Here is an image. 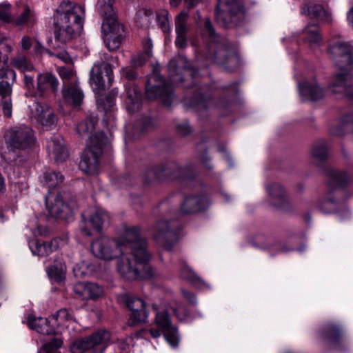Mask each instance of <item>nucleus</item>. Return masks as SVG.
Instances as JSON below:
<instances>
[{
	"instance_id": "nucleus-17",
	"label": "nucleus",
	"mask_w": 353,
	"mask_h": 353,
	"mask_svg": "<svg viewBox=\"0 0 353 353\" xmlns=\"http://www.w3.org/2000/svg\"><path fill=\"white\" fill-rule=\"evenodd\" d=\"M109 223V216L106 212L97 210L81 226V231L85 236L92 235V230L101 232L103 226Z\"/></svg>"
},
{
	"instance_id": "nucleus-32",
	"label": "nucleus",
	"mask_w": 353,
	"mask_h": 353,
	"mask_svg": "<svg viewBox=\"0 0 353 353\" xmlns=\"http://www.w3.org/2000/svg\"><path fill=\"white\" fill-rule=\"evenodd\" d=\"M301 94L312 101L321 99L324 95L323 89L316 83L303 82L299 84Z\"/></svg>"
},
{
	"instance_id": "nucleus-43",
	"label": "nucleus",
	"mask_w": 353,
	"mask_h": 353,
	"mask_svg": "<svg viewBox=\"0 0 353 353\" xmlns=\"http://www.w3.org/2000/svg\"><path fill=\"white\" fill-rule=\"evenodd\" d=\"M11 63L14 68L22 72L33 71L34 70L32 63L22 54H18L14 57Z\"/></svg>"
},
{
	"instance_id": "nucleus-46",
	"label": "nucleus",
	"mask_w": 353,
	"mask_h": 353,
	"mask_svg": "<svg viewBox=\"0 0 353 353\" xmlns=\"http://www.w3.org/2000/svg\"><path fill=\"white\" fill-rule=\"evenodd\" d=\"M204 30L205 32L208 34L211 41L215 43L222 39L220 37L219 34L216 32L209 18H205L204 19Z\"/></svg>"
},
{
	"instance_id": "nucleus-58",
	"label": "nucleus",
	"mask_w": 353,
	"mask_h": 353,
	"mask_svg": "<svg viewBox=\"0 0 353 353\" xmlns=\"http://www.w3.org/2000/svg\"><path fill=\"white\" fill-rule=\"evenodd\" d=\"M122 72L123 75L129 80L134 79L137 77V72L132 68H123Z\"/></svg>"
},
{
	"instance_id": "nucleus-21",
	"label": "nucleus",
	"mask_w": 353,
	"mask_h": 353,
	"mask_svg": "<svg viewBox=\"0 0 353 353\" xmlns=\"http://www.w3.org/2000/svg\"><path fill=\"white\" fill-rule=\"evenodd\" d=\"M32 114L37 121L43 126L51 127L56 123V117L46 103H35L32 108Z\"/></svg>"
},
{
	"instance_id": "nucleus-48",
	"label": "nucleus",
	"mask_w": 353,
	"mask_h": 353,
	"mask_svg": "<svg viewBox=\"0 0 353 353\" xmlns=\"http://www.w3.org/2000/svg\"><path fill=\"white\" fill-rule=\"evenodd\" d=\"M62 341L58 338H53L50 342L43 345V351L39 353H52L51 351L60 347L62 345Z\"/></svg>"
},
{
	"instance_id": "nucleus-18",
	"label": "nucleus",
	"mask_w": 353,
	"mask_h": 353,
	"mask_svg": "<svg viewBox=\"0 0 353 353\" xmlns=\"http://www.w3.org/2000/svg\"><path fill=\"white\" fill-rule=\"evenodd\" d=\"M106 28L102 26L104 42L110 50H117L123 39V26L119 23H114V25L107 26Z\"/></svg>"
},
{
	"instance_id": "nucleus-54",
	"label": "nucleus",
	"mask_w": 353,
	"mask_h": 353,
	"mask_svg": "<svg viewBox=\"0 0 353 353\" xmlns=\"http://www.w3.org/2000/svg\"><path fill=\"white\" fill-rule=\"evenodd\" d=\"M325 334L326 336L330 339L339 338L340 335L339 328L334 325H330L325 327Z\"/></svg>"
},
{
	"instance_id": "nucleus-14",
	"label": "nucleus",
	"mask_w": 353,
	"mask_h": 353,
	"mask_svg": "<svg viewBox=\"0 0 353 353\" xmlns=\"http://www.w3.org/2000/svg\"><path fill=\"white\" fill-rule=\"evenodd\" d=\"M215 43L213 52L214 61L228 67L236 66L239 63V58L233 45L224 38Z\"/></svg>"
},
{
	"instance_id": "nucleus-3",
	"label": "nucleus",
	"mask_w": 353,
	"mask_h": 353,
	"mask_svg": "<svg viewBox=\"0 0 353 353\" xmlns=\"http://www.w3.org/2000/svg\"><path fill=\"white\" fill-rule=\"evenodd\" d=\"M7 159L14 165H22L28 159L34 144L33 131L28 126H16L5 133Z\"/></svg>"
},
{
	"instance_id": "nucleus-20",
	"label": "nucleus",
	"mask_w": 353,
	"mask_h": 353,
	"mask_svg": "<svg viewBox=\"0 0 353 353\" xmlns=\"http://www.w3.org/2000/svg\"><path fill=\"white\" fill-rule=\"evenodd\" d=\"M74 291L83 300H97L103 294V288L92 282H79L74 285Z\"/></svg>"
},
{
	"instance_id": "nucleus-56",
	"label": "nucleus",
	"mask_w": 353,
	"mask_h": 353,
	"mask_svg": "<svg viewBox=\"0 0 353 353\" xmlns=\"http://www.w3.org/2000/svg\"><path fill=\"white\" fill-rule=\"evenodd\" d=\"M176 39L175 43L177 47L184 48L187 45V34L185 32H176Z\"/></svg>"
},
{
	"instance_id": "nucleus-36",
	"label": "nucleus",
	"mask_w": 353,
	"mask_h": 353,
	"mask_svg": "<svg viewBox=\"0 0 353 353\" xmlns=\"http://www.w3.org/2000/svg\"><path fill=\"white\" fill-rule=\"evenodd\" d=\"M48 276L57 282H61L65 278L66 266L61 261H54V264L48 268Z\"/></svg>"
},
{
	"instance_id": "nucleus-38",
	"label": "nucleus",
	"mask_w": 353,
	"mask_h": 353,
	"mask_svg": "<svg viewBox=\"0 0 353 353\" xmlns=\"http://www.w3.org/2000/svg\"><path fill=\"white\" fill-rule=\"evenodd\" d=\"M305 35V40L310 45L319 44L321 41V37L319 34V28L317 24L307 26L303 31Z\"/></svg>"
},
{
	"instance_id": "nucleus-50",
	"label": "nucleus",
	"mask_w": 353,
	"mask_h": 353,
	"mask_svg": "<svg viewBox=\"0 0 353 353\" xmlns=\"http://www.w3.org/2000/svg\"><path fill=\"white\" fill-rule=\"evenodd\" d=\"M332 178L336 185L342 186L345 185L349 181V178L345 173L334 172L332 173Z\"/></svg>"
},
{
	"instance_id": "nucleus-7",
	"label": "nucleus",
	"mask_w": 353,
	"mask_h": 353,
	"mask_svg": "<svg viewBox=\"0 0 353 353\" xmlns=\"http://www.w3.org/2000/svg\"><path fill=\"white\" fill-rule=\"evenodd\" d=\"M110 339V334L109 332L105 330H99L89 336L74 340L70 345V351L72 353H84L99 345H104Z\"/></svg>"
},
{
	"instance_id": "nucleus-57",
	"label": "nucleus",
	"mask_w": 353,
	"mask_h": 353,
	"mask_svg": "<svg viewBox=\"0 0 353 353\" xmlns=\"http://www.w3.org/2000/svg\"><path fill=\"white\" fill-rule=\"evenodd\" d=\"M177 133L181 136H186L190 133V127L187 123L179 124L176 126Z\"/></svg>"
},
{
	"instance_id": "nucleus-4",
	"label": "nucleus",
	"mask_w": 353,
	"mask_h": 353,
	"mask_svg": "<svg viewBox=\"0 0 353 353\" xmlns=\"http://www.w3.org/2000/svg\"><path fill=\"white\" fill-rule=\"evenodd\" d=\"M216 20L225 28L239 26L245 19V8L240 0H218Z\"/></svg>"
},
{
	"instance_id": "nucleus-16",
	"label": "nucleus",
	"mask_w": 353,
	"mask_h": 353,
	"mask_svg": "<svg viewBox=\"0 0 353 353\" xmlns=\"http://www.w3.org/2000/svg\"><path fill=\"white\" fill-rule=\"evenodd\" d=\"M46 204L50 214L59 219L65 220L72 216L73 210L70 205L63 201L61 193L57 192L55 196H50V193L46 196Z\"/></svg>"
},
{
	"instance_id": "nucleus-44",
	"label": "nucleus",
	"mask_w": 353,
	"mask_h": 353,
	"mask_svg": "<svg viewBox=\"0 0 353 353\" xmlns=\"http://www.w3.org/2000/svg\"><path fill=\"white\" fill-rule=\"evenodd\" d=\"M12 6L8 3H0V21L5 23H10L14 21L12 14Z\"/></svg>"
},
{
	"instance_id": "nucleus-51",
	"label": "nucleus",
	"mask_w": 353,
	"mask_h": 353,
	"mask_svg": "<svg viewBox=\"0 0 353 353\" xmlns=\"http://www.w3.org/2000/svg\"><path fill=\"white\" fill-rule=\"evenodd\" d=\"M60 77L64 80H76L75 73L72 69L68 67H61L59 70Z\"/></svg>"
},
{
	"instance_id": "nucleus-35",
	"label": "nucleus",
	"mask_w": 353,
	"mask_h": 353,
	"mask_svg": "<svg viewBox=\"0 0 353 353\" xmlns=\"http://www.w3.org/2000/svg\"><path fill=\"white\" fill-rule=\"evenodd\" d=\"M117 94L118 92L113 89L106 95H99L97 99L98 108L105 113L111 112L115 105Z\"/></svg>"
},
{
	"instance_id": "nucleus-40",
	"label": "nucleus",
	"mask_w": 353,
	"mask_h": 353,
	"mask_svg": "<svg viewBox=\"0 0 353 353\" xmlns=\"http://www.w3.org/2000/svg\"><path fill=\"white\" fill-rule=\"evenodd\" d=\"M43 179L44 184L49 189L48 194L50 193V196L52 195L51 190L58 186L63 181V175H61L59 172H54L45 173Z\"/></svg>"
},
{
	"instance_id": "nucleus-11",
	"label": "nucleus",
	"mask_w": 353,
	"mask_h": 353,
	"mask_svg": "<svg viewBox=\"0 0 353 353\" xmlns=\"http://www.w3.org/2000/svg\"><path fill=\"white\" fill-rule=\"evenodd\" d=\"M332 61L342 71H350L353 68V54L351 46L342 41L332 44L329 49Z\"/></svg>"
},
{
	"instance_id": "nucleus-25",
	"label": "nucleus",
	"mask_w": 353,
	"mask_h": 353,
	"mask_svg": "<svg viewBox=\"0 0 353 353\" xmlns=\"http://www.w3.org/2000/svg\"><path fill=\"white\" fill-rule=\"evenodd\" d=\"M352 87V77L348 71H343L334 76L331 84L333 93L343 94L349 97H353L350 93Z\"/></svg>"
},
{
	"instance_id": "nucleus-5",
	"label": "nucleus",
	"mask_w": 353,
	"mask_h": 353,
	"mask_svg": "<svg viewBox=\"0 0 353 353\" xmlns=\"http://www.w3.org/2000/svg\"><path fill=\"white\" fill-rule=\"evenodd\" d=\"M145 94L148 99L160 98L165 106L171 105L173 98V89L169 83L165 82L157 69H154L145 85Z\"/></svg>"
},
{
	"instance_id": "nucleus-15",
	"label": "nucleus",
	"mask_w": 353,
	"mask_h": 353,
	"mask_svg": "<svg viewBox=\"0 0 353 353\" xmlns=\"http://www.w3.org/2000/svg\"><path fill=\"white\" fill-rule=\"evenodd\" d=\"M168 67L170 79L174 83L183 82L184 77L194 78L197 74V71L190 66L187 59L183 56L171 59Z\"/></svg>"
},
{
	"instance_id": "nucleus-9",
	"label": "nucleus",
	"mask_w": 353,
	"mask_h": 353,
	"mask_svg": "<svg viewBox=\"0 0 353 353\" xmlns=\"http://www.w3.org/2000/svg\"><path fill=\"white\" fill-rule=\"evenodd\" d=\"M154 240L165 250H170L178 240L176 224L166 220L157 222L154 228Z\"/></svg>"
},
{
	"instance_id": "nucleus-29",
	"label": "nucleus",
	"mask_w": 353,
	"mask_h": 353,
	"mask_svg": "<svg viewBox=\"0 0 353 353\" xmlns=\"http://www.w3.org/2000/svg\"><path fill=\"white\" fill-rule=\"evenodd\" d=\"M74 83H71L67 86V88L63 90V97L65 102L73 108H77L81 105L83 100V93L81 90Z\"/></svg>"
},
{
	"instance_id": "nucleus-61",
	"label": "nucleus",
	"mask_w": 353,
	"mask_h": 353,
	"mask_svg": "<svg viewBox=\"0 0 353 353\" xmlns=\"http://www.w3.org/2000/svg\"><path fill=\"white\" fill-rule=\"evenodd\" d=\"M32 43L30 37L24 36L21 39V47L24 50H28L31 48Z\"/></svg>"
},
{
	"instance_id": "nucleus-42",
	"label": "nucleus",
	"mask_w": 353,
	"mask_h": 353,
	"mask_svg": "<svg viewBox=\"0 0 353 353\" xmlns=\"http://www.w3.org/2000/svg\"><path fill=\"white\" fill-rule=\"evenodd\" d=\"M35 21V16L33 11L28 6H25L23 12L16 19L15 23L17 26H32Z\"/></svg>"
},
{
	"instance_id": "nucleus-2",
	"label": "nucleus",
	"mask_w": 353,
	"mask_h": 353,
	"mask_svg": "<svg viewBox=\"0 0 353 353\" xmlns=\"http://www.w3.org/2000/svg\"><path fill=\"white\" fill-rule=\"evenodd\" d=\"M85 8L75 2L63 1L53 15L56 41L65 44L79 37L83 30Z\"/></svg>"
},
{
	"instance_id": "nucleus-22",
	"label": "nucleus",
	"mask_w": 353,
	"mask_h": 353,
	"mask_svg": "<svg viewBox=\"0 0 353 353\" xmlns=\"http://www.w3.org/2000/svg\"><path fill=\"white\" fill-rule=\"evenodd\" d=\"M58 85V80L51 73L39 74L37 77V91L34 93V97L46 98L48 89L51 88L53 92H56Z\"/></svg>"
},
{
	"instance_id": "nucleus-26",
	"label": "nucleus",
	"mask_w": 353,
	"mask_h": 353,
	"mask_svg": "<svg viewBox=\"0 0 353 353\" xmlns=\"http://www.w3.org/2000/svg\"><path fill=\"white\" fill-rule=\"evenodd\" d=\"M269 194L276 200L274 205L281 210L289 211L292 209L290 202L286 198V192L284 188L278 183H274L268 186Z\"/></svg>"
},
{
	"instance_id": "nucleus-63",
	"label": "nucleus",
	"mask_w": 353,
	"mask_h": 353,
	"mask_svg": "<svg viewBox=\"0 0 353 353\" xmlns=\"http://www.w3.org/2000/svg\"><path fill=\"white\" fill-rule=\"evenodd\" d=\"M57 57L59 59L63 60L65 63H68L72 62L71 58L70 57L68 54L65 52L57 54Z\"/></svg>"
},
{
	"instance_id": "nucleus-19",
	"label": "nucleus",
	"mask_w": 353,
	"mask_h": 353,
	"mask_svg": "<svg viewBox=\"0 0 353 353\" xmlns=\"http://www.w3.org/2000/svg\"><path fill=\"white\" fill-rule=\"evenodd\" d=\"M301 12L312 20L326 23H330L332 21L330 12L321 4L305 3L301 8Z\"/></svg>"
},
{
	"instance_id": "nucleus-30",
	"label": "nucleus",
	"mask_w": 353,
	"mask_h": 353,
	"mask_svg": "<svg viewBox=\"0 0 353 353\" xmlns=\"http://www.w3.org/2000/svg\"><path fill=\"white\" fill-rule=\"evenodd\" d=\"M126 108L129 113L133 114L139 110L141 106V94L135 85H130L126 91Z\"/></svg>"
},
{
	"instance_id": "nucleus-13",
	"label": "nucleus",
	"mask_w": 353,
	"mask_h": 353,
	"mask_svg": "<svg viewBox=\"0 0 353 353\" xmlns=\"http://www.w3.org/2000/svg\"><path fill=\"white\" fill-rule=\"evenodd\" d=\"M120 300L132 312L128 321L130 326H135L146 320L148 317L146 305L143 299L124 294L120 296Z\"/></svg>"
},
{
	"instance_id": "nucleus-31",
	"label": "nucleus",
	"mask_w": 353,
	"mask_h": 353,
	"mask_svg": "<svg viewBox=\"0 0 353 353\" xmlns=\"http://www.w3.org/2000/svg\"><path fill=\"white\" fill-rule=\"evenodd\" d=\"M28 325L32 330L43 335H52L55 333L54 327L50 325L49 321L46 318L30 316Z\"/></svg>"
},
{
	"instance_id": "nucleus-37",
	"label": "nucleus",
	"mask_w": 353,
	"mask_h": 353,
	"mask_svg": "<svg viewBox=\"0 0 353 353\" xmlns=\"http://www.w3.org/2000/svg\"><path fill=\"white\" fill-rule=\"evenodd\" d=\"M189 19L190 15L187 11L183 10L179 13L174 19L176 32L188 33L191 27Z\"/></svg>"
},
{
	"instance_id": "nucleus-52",
	"label": "nucleus",
	"mask_w": 353,
	"mask_h": 353,
	"mask_svg": "<svg viewBox=\"0 0 353 353\" xmlns=\"http://www.w3.org/2000/svg\"><path fill=\"white\" fill-rule=\"evenodd\" d=\"M24 84L26 88H27L28 92L33 97H34V93H36L37 88L34 87V77L25 74H24Z\"/></svg>"
},
{
	"instance_id": "nucleus-27",
	"label": "nucleus",
	"mask_w": 353,
	"mask_h": 353,
	"mask_svg": "<svg viewBox=\"0 0 353 353\" xmlns=\"http://www.w3.org/2000/svg\"><path fill=\"white\" fill-rule=\"evenodd\" d=\"M100 157L101 155L93 153L90 150H85L79 162L80 170L88 174H97Z\"/></svg>"
},
{
	"instance_id": "nucleus-28",
	"label": "nucleus",
	"mask_w": 353,
	"mask_h": 353,
	"mask_svg": "<svg viewBox=\"0 0 353 353\" xmlns=\"http://www.w3.org/2000/svg\"><path fill=\"white\" fill-rule=\"evenodd\" d=\"M114 0H99L98 6L101 15L103 17L102 26H107L119 23L117 15L113 7Z\"/></svg>"
},
{
	"instance_id": "nucleus-41",
	"label": "nucleus",
	"mask_w": 353,
	"mask_h": 353,
	"mask_svg": "<svg viewBox=\"0 0 353 353\" xmlns=\"http://www.w3.org/2000/svg\"><path fill=\"white\" fill-rule=\"evenodd\" d=\"M312 154L316 164L325 161L328 157L325 143L322 141L315 144L312 148Z\"/></svg>"
},
{
	"instance_id": "nucleus-62",
	"label": "nucleus",
	"mask_w": 353,
	"mask_h": 353,
	"mask_svg": "<svg viewBox=\"0 0 353 353\" xmlns=\"http://www.w3.org/2000/svg\"><path fill=\"white\" fill-rule=\"evenodd\" d=\"M37 230L39 234L41 236H47L50 234L49 229L46 226L39 225L37 226Z\"/></svg>"
},
{
	"instance_id": "nucleus-24",
	"label": "nucleus",
	"mask_w": 353,
	"mask_h": 353,
	"mask_svg": "<svg viewBox=\"0 0 353 353\" xmlns=\"http://www.w3.org/2000/svg\"><path fill=\"white\" fill-rule=\"evenodd\" d=\"M61 241L62 240L59 238H54L49 242L35 239L30 242V248L33 254L46 256L59 249Z\"/></svg>"
},
{
	"instance_id": "nucleus-64",
	"label": "nucleus",
	"mask_w": 353,
	"mask_h": 353,
	"mask_svg": "<svg viewBox=\"0 0 353 353\" xmlns=\"http://www.w3.org/2000/svg\"><path fill=\"white\" fill-rule=\"evenodd\" d=\"M192 270L188 266H184L181 269V276L185 279H189L191 277Z\"/></svg>"
},
{
	"instance_id": "nucleus-23",
	"label": "nucleus",
	"mask_w": 353,
	"mask_h": 353,
	"mask_svg": "<svg viewBox=\"0 0 353 353\" xmlns=\"http://www.w3.org/2000/svg\"><path fill=\"white\" fill-rule=\"evenodd\" d=\"M47 148L50 155H52L57 162H63L68 158L69 153L65 145L64 140L59 135L52 138L48 142Z\"/></svg>"
},
{
	"instance_id": "nucleus-47",
	"label": "nucleus",
	"mask_w": 353,
	"mask_h": 353,
	"mask_svg": "<svg viewBox=\"0 0 353 353\" xmlns=\"http://www.w3.org/2000/svg\"><path fill=\"white\" fill-rule=\"evenodd\" d=\"M168 15V11L165 10H161L157 14L159 26L163 32H167L170 29Z\"/></svg>"
},
{
	"instance_id": "nucleus-53",
	"label": "nucleus",
	"mask_w": 353,
	"mask_h": 353,
	"mask_svg": "<svg viewBox=\"0 0 353 353\" xmlns=\"http://www.w3.org/2000/svg\"><path fill=\"white\" fill-rule=\"evenodd\" d=\"M165 334L166 340L173 347L178 345L179 339L176 336V330L174 327L170 328L168 331H165Z\"/></svg>"
},
{
	"instance_id": "nucleus-34",
	"label": "nucleus",
	"mask_w": 353,
	"mask_h": 353,
	"mask_svg": "<svg viewBox=\"0 0 353 353\" xmlns=\"http://www.w3.org/2000/svg\"><path fill=\"white\" fill-rule=\"evenodd\" d=\"M108 142L107 137L103 132L97 133L89 137L85 150H90L93 153L101 155L103 149Z\"/></svg>"
},
{
	"instance_id": "nucleus-59",
	"label": "nucleus",
	"mask_w": 353,
	"mask_h": 353,
	"mask_svg": "<svg viewBox=\"0 0 353 353\" xmlns=\"http://www.w3.org/2000/svg\"><path fill=\"white\" fill-rule=\"evenodd\" d=\"M144 63H145V59H144L143 57L141 55H138L137 57H134V58H132V59L131 61L132 65L135 68L141 66L142 65L144 64Z\"/></svg>"
},
{
	"instance_id": "nucleus-6",
	"label": "nucleus",
	"mask_w": 353,
	"mask_h": 353,
	"mask_svg": "<svg viewBox=\"0 0 353 353\" xmlns=\"http://www.w3.org/2000/svg\"><path fill=\"white\" fill-rule=\"evenodd\" d=\"M113 82L112 65L101 61L95 63L90 71V83L94 85V90L99 92L109 88Z\"/></svg>"
},
{
	"instance_id": "nucleus-12",
	"label": "nucleus",
	"mask_w": 353,
	"mask_h": 353,
	"mask_svg": "<svg viewBox=\"0 0 353 353\" xmlns=\"http://www.w3.org/2000/svg\"><path fill=\"white\" fill-rule=\"evenodd\" d=\"M184 171L179 165L174 163H170L164 165H157L146 170L145 181L149 183L154 179L162 180L168 179L170 180H176L182 178Z\"/></svg>"
},
{
	"instance_id": "nucleus-33",
	"label": "nucleus",
	"mask_w": 353,
	"mask_h": 353,
	"mask_svg": "<svg viewBox=\"0 0 353 353\" xmlns=\"http://www.w3.org/2000/svg\"><path fill=\"white\" fill-rule=\"evenodd\" d=\"M203 209V199L198 196L186 197L182 203L180 208V214L182 215L190 214Z\"/></svg>"
},
{
	"instance_id": "nucleus-55",
	"label": "nucleus",
	"mask_w": 353,
	"mask_h": 353,
	"mask_svg": "<svg viewBox=\"0 0 353 353\" xmlns=\"http://www.w3.org/2000/svg\"><path fill=\"white\" fill-rule=\"evenodd\" d=\"M142 130L148 131L154 129L156 126V123L150 117H145L141 119Z\"/></svg>"
},
{
	"instance_id": "nucleus-45",
	"label": "nucleus",
	"mask_w": 353,
	"mask_h": 353,
	"mask_svg": "<svg viewBox=\"0 0 353 353\" xmlns=\"http://www.w3.org/2000/svg\"><path fill=\"white\" fill-rule=\"evenodd\" d=\"M155 322L163 331H168L172 327L167 312H158L156 315Z\"/></svg>"
},
{
	"instance_id": "nucleus-8",
	"label": "nucleus",
	"mask_w": 353,
	"mask_h": 353,
	"mask_svg": "<svg viewBox=\"0 0 353 353\" xmlns=\"http://www.w3.org/2000/svg\"><path fill=\"white\" fill-rule=\"evenodd\" d=\"M16 79L15 72L8 68L0 69V96L2 99V109L6 117L12 115L11 94L12 85Z\"/></svg>"
},
{
	"instance_id": "nucleus-60",
	"label": "nucleus",
	"mask_w": 353,
	"mask_h": 353,
	"mask_svg": "<svg viewBox=\"0 0 353 353\" xmlns=\"http://www.w3.org/2000/svg\"><path fill=\"white\" fill-rule=\"evenodd\" d=\"M181 292L184 298H185L191 304L196 303V297L194 294L185 290H182Z\"/></svg>"
},
{
	"instance_id": "nucleus-1",
	"label": "nucleus",
	"mask_w": 353,
	"mask_h": 353,
	"mask_svg": "<svg viewBox=\"0 0 353 353\" xmlns=\"http://www.w3.org/2000/svg\"><path fill=\"white\" fill-rule=\"evenodd\" d=\"M118 243L122 257L118 260L117 268L123 278L148 279L156 275L149 263L151 254L139 226L123 225L122 237Z\"/></svg>"
},
{
	"instance_id": "nucleus-49",
	"label": "nucleus",
	"mask_w": 353,
	"mask_h": 353,
	"mask_svg": "<svg viewBox=\"0 0 353 353\" xmlns=\"http://www.w3.org/2000/svg\"><path fill=\"white\" fill-rule=\"evenodd\" d=\"M52 317L56 321L60 319L61 321H68L73 319L72 314L65 308L60 309Z\"/></svg>"
},
{
	"instance_id": "nucleus-39",
	"label": "nucleus",
	"mask_w": 353,
	"mask_h": 353,
	"mask_svg": "<svg viewBox=\"0 0 353 353\" xmlns=\"http://www.w3.org/2000/svg\"><path fill=\"white\" fill-rule=\"evenodd\" d=\"M97 121V117L90 116L79 123L77 126V131L79 136H86L91 133L94 130Z\"/></svg>"
},
{
	"instance_id": "nucleus-10",
	"label": "nucleus",
	"mask_w": 353,
	"mask_h": 353,
	"mask_svg": "<svg viewBox=\"0 0 353 353\" xmlns=\"http://www.w3.org/2000/svg\"><path fill=\"white\" fill-rule=\"evenodd\" d=\"M91 252L95 257L104 261H112L119 255L122 256L118 241L106 236L94 241L91 243Z\"/></svg>"
}]
</instances>
